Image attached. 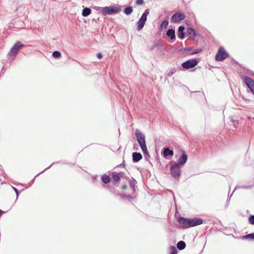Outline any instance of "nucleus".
<instances>
[{"mask_svg":"<svg viewBox=\"0 0 254 254\" xmlns=\"http://www.w3.org/2000/svg\"><path fill=\"white\" fill-rule=\"evenodd\" d=\"M120 11V8L118 6L112 5L110 6H105L102 7V10L101 11L102 15L106 16L107 15H112L114 14H117Z\"/></svg>","mask_w":254,"mask_h":254,"instance_id":"1","label":"nucleus"},{"mask_svg":"<svg viewBox=\"0 0 254 254\" xmlns=\"http://www.w3.org/2000/svg\"><path fill=\"white\" fill-rule=\"evenodd\" d=\"M181 166L173 163L170 166V173L172 177L175 179H179L182 173Z\"/></svg>","mask_w":254,"mask_h":254,"instance_id":"2","label":"nucleus"},{"mask_svg":"<svg viewBox=\"0 0 254 254\" xmlns=\"http://www.w3.org/2000/svg\"><path fill=\"white\" fill-rule=\"evenodd\" d=\"M149 13V9H146L145 10L143 13L142 14L141 17L139 18L137 22V30H141L144 27L145 22L147 20V16Z\"/></svg>","mask_w":254,"mask_h":254,"instance_id":"3","label":"nucleus"},{"mask_svg":"<svg viewBox=\"0 0 254 254\" xmlns=\"http://www.w3.org/2000/svg\"><path fill=\"white\" fill-rule=\"evenodd\" d=\"M136 140L140 147L146 145L145 135L138 129H136L135 132Z\"/></svg>","mask_w":254,"mask_h":254,"instance_id":"4","label":"nucleus"},{"mask_svg":"<svg viewBox=\"0 0 254 254\" xmlns=\"http://www.w3.org/2000/svg\"><path fill=\"white\" fill-rule=\"evenodd\" d=\"M228 56V54L226 52L225 49L221 47L219 48L215 59L217 62H222L226 59Z\"/></svg>","mask_w":254,"mask_h":254,"instance_id":"5","label":"nucleus"},{"mask_svg":"<svg viewBox=\"0 0 254 254\" xmlns=\"http://www.w3.org/2000/svg\"><path fill=\"white\" fill-rule=\"evenodd\" d=\"M199 61L196 59H191L182 64V66L185 69H190L195 66Z\"/></svg>","mask_w":254,"mask_h":254,"instance_id":"6","label":"nucleus"},{"mask_svg":"<svg viewBox=\"0 0 254 254\" xmlns=\"http://www.w3.org/2000/svg\"><path fill=\"white\" fill-rule=\"evenodd\" d=\"M185 14L181 12H177L171 17L170 22L172 23H176L179 21L185 19Z\"/></svg>","mask_w":254,"mask_h":254,"instance_id":"7","label":"nucleus"},{"mask_svg":"<svg viewBox=\"0 0 254 254\" xmlns=\"http://www.w3.org/2000/svg\"><path fill=\"white\" fill-rule=\"evenodd\" d=\"M24 46L21 42L17 41L11 48L8 55L15 56L17 55L18 51Z\"/></svg>","mask_w":254,"mask_h":254,"instance_id":"8","label":"nucleus"},{"mask_svg":"<svg viewBox=\"0 0 254 254\" xmlns=\"http://www.w3.org/2000/svg\"><path fill=\"white\" fill-rule=\"evenodd\" d=\"M244 82L254 95V80L247 76L243 77Z\"/></svg>","mask_w":254,"mask_h":254,"instance_id":"9","label":"nucleus"},{"mask_svg":"<svg viewBox=\"0 0 254 254\" xmlns=\"http://www.w3.org/2000/svg\"><path fill=\"white\" fill-rule=\"evenodd\" d=\"M178 221L182 228L187 229L190 228L189 218L180 217L179 218Z\"/></svg>","mask_w":254,"mask_h":254,"instance_id":"10","label":"nucleus"},{"mask_svg":"<svg viewBox=\"0 0 254 254\" xmlns=\"http://www.w3.org/2000/svg\"><path fill=\"white\" fill-rule=\"evenodd\" d=\"M189 223L190 228L201 224L203 223V220L199 218H189Z\"/></svg>","mask_w":254,"mask_h":254,"instance_id":"11","label":"nucleus"},{"mask_svg":"<svg viewBox=\"0 0 254 254\" xmlns=\"http://www.w3.org/2000/svg\"><path fill=\"white\" fill-rule=\"evenodd\" d=\"M188 160V156L185 152L184 150H183V154L179 158L178 161L177 162H175L176 164L180 166L184 165L187 161Z\"/></svg>","mask_w":254,"mask_h":254,"instance_id":"12","label":"nucleus"},{"mask_svg":"<svg viewBox=\"0 0 254 254\" xmlns=\"http://www.w3.org/2000/svg\"><path fill=\"white\" fill-rule=\"evenodd\" d=\"M166 35L170 38L171 43H173L176 39L175 31L174 29H169L167 31Z\"/></svg>","mask_w":254,"mask_h":254,"instance_id":"13","label":"nucleus"},{"mask_svg":"<svg viewBox=\"0 0 254 254\" xmlns=\"http://www.w3.org/2000/svg\"><path fill=\"white\" fill-rule=\"evenodd\" d=\"M162 155L164 157L166 158L168 156H172L174 155L173 150L170 149L169 147H164L162 151Z\"/></svg>","mask_w":254,"mask_h":254,"instance_id":"14","label":"nucleus"},{"mask_svg":"<svg viewBox=\"0 0 254 254\" xmlns=\"http://www.w3.org/2000/svg\"><path fill=\"white\" fill-rule=\"evenodd\" d=\"M187 34L189 36V38L192 40L194 39L196 37V33L194 29L191 27L187 28Z\"/></svg>","mask_w":254,"mask_h":254,"instance_id":"15","label":"nucleus"},{"mask_svg":"<svg viewBox=\"0 0 254 254\" xmlns=\"http://www.w3.org/2000/svg\"><path fill=\"white\" fill-rule=\"evenodd\" d=\"M185 27L183 25H181L178 28V36L180 39H183L185 36L184 30Z\"/></svg>","mask_w":254,"mask_h":254,"instance_id":"16","label":"nucleus"},{"mask_svg":"<svg viewBox=\"0 0 254 254\" xmlns=\"http://www.w3.org/2000/svg\"><path fill=\"white\" fill-rule=\"evenodd\" d=\"M132 161L134 163H136L139 161L142 158V156L140 153L139 152H133L132 155Z\"/></svg>","mask_w":254,"mask_h":254,"instance_id":"17","label":"nucleus"},{"mask_svg":"<svg viewBox=\"0 0 254 254\" xmlns=\"http://www.w3.org/2000/svg\"><path fill=\"white\" fill-rule=\"evenodd\" d=\"M111 177L113 179V183L114 184H116L117 183H119L121 180L119 176L118 175V173L116 172H112L111 173Z\"/></svg>","mask_w":254,"mask_h":254,"instance_id":"18","label":"nucleus"},{"mask_svg":"<svg viewBox=\"0 0 254 254\" xmlns=\"http://www.w3.org/2000/svg\"><path fill=\"white\" fill-rule=\"evenodd\" d=\"M186 244L183 241H179L177 244V248L179 250H183L186 248Z\"/></svg>","mask_w":254,"mask_h":254,"instance_id":"19","label":"nucleus"},{"mask_svg":"<svg viewBox=\"0 0 254 254\" xmlns=\"http://www.w3.org/2000/svg\"><path fill=\"white\" fill-rule=\"evenodd\" d=\"M91 12V10L90 8L86 7L83 8L82 12V15L84 17L87 16L89 15Z\"/></svg>","mask_w":254,"mask_h":254,"instance_id":"20","label":"nucleus"},{"mask_svg":"<svg viewBox=\"0 0 254 254\" xmlns=\"http://www.w3.org/2000/svg\"><path fill=\"white\" fill-rule=\"evenodd\" d=\"M129 186L131 189L132 190L133 193L135 191V184L136 183V181L132 178L131 180L129 181Z\"/></svg>","mask_w":254,"mask_h":254,"instance_id":"21","label":"nucleus"},{"mask_svg":"<svg viewBox=\"0 0 254 254\" xmlns=\"http://www.w3.org/2000/svg\"><path fill=\"white\" fill-rule=\"evenodd\" d=\"M101 180L102 182L106 184L109 183L111 181L109 176L106 174H104L102 176Z\"/></svg>","mask_w":254,"mask_h":254,"instance_id":"22","label":"nucleus"},{"mask_svg":"<svg viewBox=\"0 0 254 254\" xmlns=\"http://www.w3.org/2000/svg\"><path fill=\"white\" fill-rule=\"evenodd\" d=\"M133 12V8L131 6H127L124 9V12L127 15L131 14Z\"/></svg>","mask_w":254,"mask_h":254,"instance_id":"23","label":"nucleus"},{"mask_svg":"<svg viewBox=\"0 0 254 254\" xmlns=\"http://www.w3.org/2000/svg\"><path fill=\"white\" fill-rule=\"evenodd\" d=\"M140 148L142 149V151H143V152L144 153L145 158L146 159H147L148 158H149L150 157V155H149V153H148V152L147 151V148L146 145L144 146L143 147H141Z\"/></svg>","mask_w":254,"mask_h":254,"instance_id":"24","label":"nucleus"},{"mask_svg":"<svg viewBox=\"0 0 254 254\" xmlns=\"http://www.w3.org/2000/svg\"><path fill=\"white\" fill-rule=\"evenodd\" d=\"M160 47L161 48L162 47V45L161 44L160 42L159 41H156L155 42L154 44L150 47V50L153 51L155 49L156 47Z\"/></svg>","mask_w":254,"mask_h":254,"instance_id":"25","label":"nucleus"},{"mask_svg":"<svg viewBox=\"0 0 254 254\" xmlns=\"http://www.w3.org/2000/svg\"><path fill=\"white\" fill-rule=\"evenodd\" d=\"M169 24L168 20H164L160 25V28L161 29H166Z\"/></svg>","mask_w":254,"mask_h":254,"instance_id":"26","label":"nucleus"},{"mask_svg":"<svg viewBox=\"0 0 254 254\" xmlns=\"http://www.w3.org/2000/svg\"><path fill=\"white\" fill-rule=\"evenodd\" d=\"M176 71L175 68H170L168 69L166 72V75L167 76H171L173 74H174Z\"/></svg>","mask_w":254,"mask_h":254,"instance_id":"27","label":"nucleus"},{"mask_svg":"<svg viewBox=\"0 0 254 254\" xmlns=\"http://www.w3.org/2000/svg\"><path fill=\"white\" fill-rule=\"evenodd\" d=\"M169 254H178V251L175 246H170Z\"/></svg>","mask_w":254,"mask_h":254,"instance_id":"28","label":"nucleus"},{"mask_svg":"<svg viewBox=\"0 0 254 254\" xmlns=\"http://www.w3.org/2000/svg\"><path fill=\"white\" fill-rule=\"evenodd\" d=\"M52 56L54 58L58 59V58H61V53L59 51H56L53 53Z\"/></svg>","mask_w":254,"mask_h":254,"instance_id":"29","label":"nucleus"},{"mask_svg":"<svg viewBox=\"0 0 254 254\" xmlns=\"http://www.w3.org/2000/svg\"><path fill=\"white\" fill-rule=\"evenodd\" d=\"M249 222L250 224L252 225H254V215H251L249 217Z\"/></svg>","mask_w":254,"mask_h":254,"instance_id":"30","label":"nucleus"},{"mask_svg":"<svg viewBox=\"0 0 254 254\" xmlns=\"http://www.w3.org/2000/svg\"><path fill=\"white\" fill-rule=\"evenodd\" d=\"M118 195H119L123 199H125L127 198H132V197L129 195V196H127L125 194H123V193H118Z\"/></svg>","mask_w":254,"mask_h":254,"instance_id":"31","label":"nucleus"},{"mask_svg":"<svg viewBox=\"0 0 254 254\" xmlns=\"http://www.w3.org/2000/svg\"><path fill=\"white\" fill-rule=\"evenodd\" d=\"M202 51L201 49H197L196 50H194L192 53H190V55H193L195 54H197L201 52Z\"/></svg>","mask_w":254,"mask_h":254,"instance_id":"32","label":"nucleus"},{"mask_svg":"<svg viewBox=\"0 0 254 254\" xmlns=\"http://www.w3.org/2000/svg\"><path fill=\"white\" fill-rule=\"evenodd\" d=\"M192 50V48L188 47V48L181 49L180 51L181 52H187V51H190Z\"/></svg>","mask_w":254,"mask_h":254,"instance_id":"33","label":"nucleus"},{"mask_svg":"<svg viewBox=\"0 0 254 254\" xmlns=\"http://www.w3.org/2000/svg\"><path fill=\"white\" fill-rule=\"evenodd\" d=\"M143 0H136L135 3L137 5H141L143 4Z\"/></svg>","mask_w":254,"mask_h":254,"instance_id":"34","label":"nucleus"},{"mask_svg":"<svg viewBox=\"0 0 254 254\" xmlns=\"http://www.w3.org/2000/svg\"><path fill=\"white\" fill-rule=\"evenodd\" d=\"M53 164H54V163H53L52 165H50L49 167H48L47 168H46V169H45L43 171H42V172H40V173H39L38 175H36V176L34 178V179L32 180V183H33V182H34V180H35V178H36L38 175H40V174H41L43 173L45 171H46V170H47V169H48L49 168H50L52 166V165H53Z\"/></svg>","mask_w":254,"mask_h":254,"instance_id":"35","label":"nucleus"},{"mask_svg":"<svg viewBox=\"0 0 254 254\" xmlns=\"http://www.w3.org/2000/svg\"><path fill=\"white\" fill-rule=\"evenodd\" d=\"M12 187V189L14 190L15 191L16 194V199L18 198V195H19V191H18V190L15 187Z\"/></svg>","mask_w":254,"mask_h":254,"instance_id":"36","label":"nucleus"},{"mask_svg":"<svg viewBox=\"0 0 254 254\" xmlns=\"http://www.w3.org/2000/svg\"><path fill=\"white\" fill-rule=\"evenodd\" d=\"M250 239L254 240V233L249 234Z\"/></svg>","mask_w":254,"mask_h":254,"instance_id":"37","label":"nucleus"},{"mask_svg":"<svg viewBox=\"0 0 254 254\" xmlns=\"http://www.w3.org/2000/svg\"><path fill=\"white\" fill-rule=\"evenodd\" d=\"M118 175L119 176L120 179H121V178L123 177V176L124 175V173L123 172H120L119 173H118Z\"/></svg>","mask_w":254,"mask_h":254,"instance_id":"38","label":"nucleus"},{"mask_svg":"<svg viewBox=\"0 0 254 254\" xmlns=\"http://www.w3.org/2000/svg\"><path fill=\"white\" fill-rule=\"evenodd\" d=\"M102 54L100 53H99L97 54V57L99 59H101L102 58Z\"/></svg>","mask_w":254,"mask_h":254,"instance_id":"39","label":"nucleus"},{"mask_svg":"<svg viewBox=\"0 0 254 254\" xmlns=\"http://www.w3.org/2000/svg\"><path fill=\"white\" fill-rule=\"evenodd\" d=\"M249 237H249V234H248V235L243 236V237H242V239H250Z\"/></svg>","mask_w":254,"mask_h":254,"instance_id":"40","label":"nucleus"},{"mask_svg":"<svg viewBox=\"0 0 254 254\" xmlns=\"http://www.w3.org/2000/svg\"><path fill=\"white\" fill-rule=\"evenodd\" d=\"M127 185H123V186H122V189H124V190H126V189H127Z\"/></svg>","mask_w":254,"mask_h":254,"instance_id":"41","label":"nucleus"},{"mask_svg":"<svg viewBox=\"0 0 254 254\" xmlns=\"http://www.w3.org/2000/svg\"><path fill=\"white\" fill-rule=\"evenodd\" d=\"M3 211L0 209V217L2 215V214L3 213Z\"/></svg>","mask_w":254,"mask_h":254,"instance_id":"42","label":"nucleus"},{"mask_svg":"<svg viewBox=\"0 0 254 254\" xmlns=\"http://www.w3.org/2000/svg\"><path fill=\"white\" fill-rule=\"evenodd\" d=\"M242 188H245V189H247V188H249V187H244V186H243V187H242Z\"/></svg>","mask_w":254,"mask_h":254,"instance_id":"43","label":"nucleus"}]
</instances>
